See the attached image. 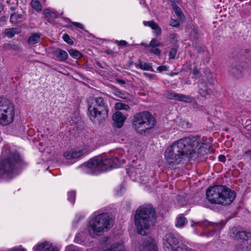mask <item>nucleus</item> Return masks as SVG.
<instances>
[{
	"label": "nucleus",
	"mask_w": 251,
	"mask_h": 251,
	"mask_svg": "<svg viewBox=\"0 0 251 251\" xmlns=\"http://www.w3.org/2000/svg\"><path fill=\"white\" fill-rule=\"evenodd\" d=\"M205 146L206 144L199 142L195 137L183 138L174 142L166 149L164 158L167 164L173 167L182 162L184 157L195 153L197 148L198 153H206L204 150Z\"/></svg>",
	"instance_id": "nucleus-1"
},
{
	"label": "nucleus",
	"mask_w": 251,
	"mask_h": 251,
	"mask_svg": "<svg viewBox=\"0 0 251 251\" xmlns=\"http://www.w3.org/2000/svg\"><path fill=\"white\" fill-rule=\"evenodd\" d=\"M22 160L18 152H10L7 149L3 150L0 160V181L11 178L17 174L16 168Z\"/></svg>",
	"instance_id": "nucleus-2"
},
{
	"label": "nucleus",
	"mask_w": 251,
	"mask_h": 251,
	"mask_svg": "<svg viewBox=\"0 0 251 251\" xmlns=\"http://www.w3.org/2000/svg\"><path fill=\"white\" fill-rule=\"evenodd\" d=\"M206 196L211 203L227 205L233 201L236 194L225 185H215L208 188Z\"/></svg>",
	"instance_id": "nucleus-3"
},
{
	"label": "nucleus",
	"mask_w": 251,
	"mask_h": 251,
	"mask_svg": "<svg viewBox=\"0 0 251 251\" xmlns=\"http://www.w3.org/2000/svg\"><path fill=\"white\" fill-rule=\"evenodd\" d=\"M118 162L117 157L108 158L105 154H102L92 158L79 168L86 173H97L108 171L112 167H118L120 166Z\"/></svg>",
	"instance_id": "nucleus-4"
},
{
	"label": "nucleus",
	"mask_w": 251,
	"mask_h": 251,
	"mask_svg": "<svg viewBox=\"0 0 251 251\" xmlns=\"http://www.w3.org/2000/svg\"><path fill=\"white\" fill-rule=\"evenodd\" d=\"M154 220V210L150 206H142L138 208L134 216V220L139 234L145 235L150 231Z\"/></svg>",
	"instance_id": "nucleus-5"
},
{
	"label": "nucleus",
	"mask_w": 251,
	"mask_h": 251,
	"mask_svg": "<svg viewBox=\"0 0 251 251\" xmlns=\"http://www.w3.org/2000/svg\"><path fill=\"white\" fill-rule=\"evenodd\" d=\"M112 225L113 221L107 214H94L90 217L87 230L90 236L94 238L102 235Z\"/></svg>",
	"instance_id": "nucleus-6"
},
{
	"label": "nucleus",
	"mask_w": 251,
	"mask_h": 251,
	"mask_svg": "<svg viewBox=\"0 0 251 251\" xmlns=\"http://www.w3.org/2000/svg\"><path fill=\"white\" fill-rule=\"evenodd\" d=\"M88 110L90 118L92 121L100 122L108 117V110L102 97L96 98Z\"/></svg>",
	"instance_id": "nucleus-7"
},
{
	"label": "nucleus",
	"mask_w": 251,
	"mask_h": 251,
	"mask_svg": "<svg viewBox=\"0 0 251 251\" xmlns=\"http://www.w3.org/2000/svg\"><path fill=\"white\" fill-rule=\"evenodd\" d=\"M155 124V119L148 112H140L134 117L133 126L136 131L142 134L152 128Z\"/></svg>",
	"instance_id": "nucleus-8"
},
{
	"label": "nucleus",
	"mask_w": 251,
	"mask_h": 251,
	"mask_svg": "<svg viewBox=\"0 0 251 251\" xmlns=\"http://www.w3.org/2000/svg\"><path fill=\"white\" fill-rule=\"evenodd\" d=\"M15 116L14 105L9 100L0 99V125L7 126L12 123Z\"/></svg>",
	"instance_id": "nucleus-9"
},
{
	"label": "nucleus",
	"mask_w": 251,
	"mask_h": 251,
	"mask_svg": "<svg viewBox=\"0 0 251 251\" xmlns=\"http://www.w3.org/2000/svg\"><path fill=\"white\" fill-rule=\"evenodd\" d=\"M163 248L166 251H175L177 247L181 246L178 239L172 233H167L163 239Z\"/></svg>",
	"instance_id": "nucleus-10"
},
{
	"label": "nucleus",
	"mask_w": 251,
	"mask_h": 251,
	"mask_svg": "<svg viewBox=\"0 0 251 251\" xmlns=\"http://www.w3.org/2000/svg\"><path fill=\"white\" fill-rule=\"evenodd\" d=\"M229 234L230 236L237 240L248 241L251 238V232L240 230L237 227L232 228L230 230Z\"/></svg>",
	"instance_id": "nucleus-11"
},
{
	"label": "nucleus",
	"mask_w": 251,
	"mask_h": 251,
	"mask_svg": "<svg viewBox=\"0 0 251 251\" xmlns=\"http://www.w3.org/2000/svg\"><path fill=\"white\" fill-rule=\"evenodd\" d=\"M33 251H59L57 247L49 241H44L36 244L33 247Z\"/></svg>",
	"instance_id": "nucleus-12"
},
{
	"label": "nucleus",
	"mask_w": 251,
	"mask_h": 251,
	"mask_svg": "<svg viewBox=\"0 0 251 251\" xmlns=\"http://www.w3.org/2000/svg\"><path fill=\"white\" fill-rule=\"evenodd\" d=\"M139 249L140 251H158V246L154 239L149 238L143 242Z\"/></svg>",
	"instance_id": "nucleus-13"
},
{
	"label": "nucleus",
	"mask_w": 251,
	"mask_h": 251,
	"mask_svg": "<svg viewBox=\"0 0 251 251\" xmlns=\"http://www.w3.org/2000/svg\"><path fill=\"white\" fill-rule=\"evenodd\" d=\"M163 45L160 42L155 39H152L149 44L145 45V47L148 51L154 54L159 55L161 50L157 48L158 47H162Z\"/></svg>",
	"instance_id": "nucleus-14"
},
{
	"label": "nucleus",
	"mask_w": 251,
	"mask_h": 251,
	"mask_svg": "<svg viewBox=\"0 0 251 251\" xmlns=\"http://www.w3.org/2000/svg\"><path fill=\"white\" fill-rule=\"evenodd\" d=\"M83 155L82 151L76 149H71L66 151L63 156L66 159H76L81 157Z\"/></svg>",
	"instance_id": "nucleus-15"
},
{
	"label": "nucleus",
	"mask_w": 251,
	"mask_h": 251,
	"mask_svg": "<svg viewBox=\"0 0 251 251\" xmlns=\"http://www.w3.org/2000/svg\"><path fill=\"white\" fill-rule=\"evenodd\" d=\"M74 240L75 243L85 246H88L91 242L90 238L83 232L76 234Z\"/></svg>",
	"instance_id": "nucleus-16"
},
{
	"label": "nucleus",
	"mask_w": 251,
	"mask_h": 251,
	"mask_svg": "<svg viewBox=\"0 0 251 251\" xmlns=\"http://www.w3.org/2000/svg\"><path fill=\"white\" fill-rule=\"evenodd\" d=\"M112 119L114 122V125L118 128H121L123 126L126 117L121 112L117 111L113 115Z\"/></svg>",
	"instance_id": "nucleus-17"
},
{
	"label": "nucleus",
	"mask_w": 251,
	"mask_h": 251,
	"mask_svg": "<svg viewBox=\"0 0 251 251\" xmlns=\"http://www.w3.org/2000/svg\"><path fill=\"white\" fill-rule=\"evenodd\" d=\"M167 97L170 99L179 100L186 102H191L193 100V99L189 96L175 93H170Z\"/></svg>",
	"instance_id": "nucleus-18"
},
{
	"label": "nucleus",
	"mask_w": 251,
	"mask_h": 251,
	"mask_svg": "<svg viewBox=\"0 0 251 251\" xmlns=\"http://www.w3.org/2000/svg\"><path fill=\"white\" fill-rule=\"evenodd\" d=\"M143 25L146 26L150 27L156 36H158L161 34V29L159 25L152 21H144Z\"/></svg>",
	"instance_id": "nucleus-19"
},
{
	"label": "nucleus",
	"mask_w": 251,
	"mask_h": 251,
	"mask_svg": "<svg viewBox=\"0 0 251 251\" xmlns=\"http://www.w3.org/2000/svg\"><path fill=\"white\" fill-rule=\"evenodd\" d=\"M53 54L56 59L60 61H64L68 58L67 52L60 49H57L53 51Z\"/></svg>",
	"instance_id": "nucleus-20"
},
{
	"label": "nucleus",
	"mask_w": 251,
	"mask_h": 251,
	"mask_svg": "<svg viewBox=\"0 0 251 251\" xmlns=\"http://www.w3.org/2000/svg\"><path fill=\"white\" fill-rule=\"evenodd\" d=\"M199 93L202 96L210 95L212 91L208 88L207 85L204 82H201L199 84Z\"/></svg>",
	"instance_id": "nucleus-21"
},
{
	"label": "nucleus",
	"mask_w": 251,
	"mask_h": 251,
	"mask_svg": "<svg viewBox=\"0 0 251 251\" xmlns=\"http://www.w3.org/2000/svg\"><path fill=\"white\" fill-rule=\"evenodd\" d=\"M103 251H125V248L121 242L114 243L110 247L107 248Z\"/></svg>",
	"instance_id": "nucleus-22"
},
{
	"label": "nucleus",
	"mask_w": 251,
	"mask_h": 251,
	"mask_svg": "<svg viewBox=\"0 0 251 251\" xmlns=\"http://www.w3.org/2000/svg\"><path fill=\"white\" fill-rule=\"evenodd\" d=\"M40 35L38 33L32 34L28 38V42L30 45H34L40 41Z\"/></svg>",
	"instance_id": "nucleus-23"
},
{
	"label": "nucleus",
	"mask_w": 251,
	"mask_h": 251,
	"mask_svg": "<svg viewBox=\"0 0 251 251\" xmlns=\"http://www.w3.org/2000/svg\"><path fill=\"white\" fill-rule=\"evenodd\" d=\"M68 52L72 57L75 59H79L82 57V54L80 52L75 49H71L69 50Z\"/></svg>",
	"instance_id": "nucleus-24"
},
{
	"label": "nucleus",
	"mask_w": 251,
	"mask_h": 251,
	"mask_svg": "<svg viewBox=\"0 0 251 251\" xmlns=\"http://www.w3.org/2000/svg\"><path fill=\"white\" fill-rule=\"evenodd\" d=\"M186 223L187 220L186 218L182 215H180L176 218V226L177 227H181L184 226Z\"/></svg>",
	"instance_id": "nucleus-25"
},
{
	"label": "nucleus",
	"mask_w": 251,
	"mask_h": 251,
	"mask_svg": "<svg viewBox=\"0 0 251 251\" xmlns=\"http://www.w3.org/2000/svg\"><path fill=\"white\" fill-rule=\"evenodd\" d=\"M138 66L139 67L143 70L153 71L151 65L150 63L139 61Z\"/></svg>",
	"instance_id": "nucleus-26"
},
{
	"label": "nucleus",
	"mask_w": 251,
	"mask_h": 251,
	"mask_svg": "<svg viewBox=\"0 0 251 251\" xmlns=\"http://www.w3.org/2000/svg\"><path fill=\"white\" fill-rule=\"evenodd\" d=\"M115 108L117 110H128L129 109V106L124 103L118 102H117L115 105Z\"/></svg>",
	"instance_id": "nucleus-27"
},
{
	"label": "nucleus",
	"mask_w": 251,
	"mask_h": 251,
	"mask_svg": "<svg viewBox=\"0 0 251 251\" xmlns=\"http://www.w3.org/2000/svg\"><path fill=\"white\" fill-rule=\"evenodd\" d=\"M173 7L176 16L180 20H182L184 18V15L182 13L181 10L176 4H173Z\"/></svg>",
	"instance_id": "nucleus-28"
},
{
	"label": "nucleus",
	"mask_w": 251,
	"mask_h": 251,
	"mask_svg": "<svg viewBox=\"0 0 251 251\" xmlns=\"http://www.w3.org/2000/svg\"><path fill=\"white\" fill-rule=\"evenodd\" d=\"M31 5L32 8L37 11H40L42 9V5L38 0H32Z\"/></svg>",
	"instance_id": "nucleus-29"
},
{
	"label": "nucleus",
	"mask_w": 251,
	"mask_h": 251,
	"mask_svg": "<svg viewBox=\"0 0 251 251\" xmlns=\"http://www.w3.org/2000/svg\"><path fill=\"white\" fill-rule=\"evenodd\" d=\"M15 29L14 28H8L5 30L4 33L9 38L13 37L15 33Z\"/></svg>",
	"instance_id": "nucleus-30"
},
{
	"label": "nucleus",
	"mask_w": 251,
	"mask_h": 251,
	"mask_svg": "<svg viewBox=\"0 0 251 251\" xmlns=\"http://www.w3.org/2000/svg\"><path fill=\"white\" fill-rule=\"evenodd\" d=\"M43 13L46 16H50L51 17H55L56 14L55 12L53 11L50 9H46L43 11Z\"/></svg>",
	"instance_id": "nucleus-31"
},
{
	"label": "nucleus",
	"mask_w": 251,
	"mask_h": 251,
	"mask_svg": "<svg viewBox=\"0 0 251 251\" xmlns=\"http://www.w3.org/2000/svg\"><path fill=\"white\" fill-rule=\"evenodd\" d=\"M237 251H251V249L247 246L244 243L241 246L237 247L236 249Z\"/></svg>",
	"instance_id": "nucleus-32"
},
{
	"label": "nucleus",
	"mask_w": 251,
	"mask_h": 251,
	"mask_svg": "<svg viewBox=\"0 0 251 251\" xmlns=\"http://www.w3.org/2000/svg\"><path fill=\"white\" fill-rule=\"evenodd\" d=\"M230 72L236 77H240L241 75V71L236 68H232L230 70Z\"/></svg>",
	"instance_id": "nucleus-33"
},
{
	"label": "nucleus",
	"mask_w": 251,
	"mask_h": 251,
	"mask_svg": "<svg viewBox=\"0 0 251 251\" xmlns=\"http://www.w3.org/2000/svg\"><path fill=\"white\" fill-rule=\"evenodd\" d=\"M63 40L68 44L72 45L73 44V41L70 38L69 36L67 34H64L62 37Z\"/></svg>",
	"instance_id": "nucleus-34"
},
{
	"label": "nucleus",
	"mask_w": 251,
	"mask_h": 251,
	"mask_svg": "<svg viewBox=\"0 0 251 251\" xmlns=\"http://www.w3.org/2000/svg\"><path fill=\"white\" fill-rule=\"evenodd\" d=\"M68 199L72 202H74L75 200V194L74 191L69 192L68 194Z\"/></svg>",
	"instance_id": "nucleus-35"
},
{
	"label": "nucleus",
	"mask_w": 251,
	"mask_h": 251,
	"mask_svg": "<svg viewBox=\"0 0 251 251\" xmlns=\"http://www.w3.org/2000/svg\"><path fill=\"white\" fill-rule=\"evenodd\" d=\"M177 50L175 48L172 49L170 52H169V58L170 59H174Z\"/></svg>",
	"instance_id": "nucleus-36"
},
{
	"label": "nucleus",
	"mask_w": 251,
	"mask_h": 251,
	"mask_svg": "<svg viewBox=\"0 0 251 251\" xmlns=\"http://www.w3.org/2000/svg\"><path fill=\"white\" fill-rule=\"evenodd\" d=\"M169 25L173 27H177L179 26V23L178 21L176 20L171 19Z\"/></svg>",
	"instance_id": "nucleus-37"
},
{
	"label": "nucleus",
	"mask_w": 251,
	"mask_h": 251,
	"mask_svg": "<svg viewBox=\"0 0 251 251\" xmlns=\"http://www.w3.org/2000/svg\"><path fill=\"white\" fill-rule=\"evenodd\" d=\"M9 251H26V250L21 247H19L17 248H12L9 250Z\"/></svg>",
	"instance_id": "nucleus-38"
},
{
	"label": "nucleus",
	"mask_w": 251,
	"mask_h": 251,
	"mask_svg": "<svg viewBox=\"0 0 251 251\" xmlns=\"http://www.w3.org/2000/svg\"><path fill=\"white\" fill-rule=\"evenodd\" d=\"M116 43L118 45L121 46H125L126 45V42L125 40L116 41Z\"/></svg>",
	"instance_id": "nucleus-39"
},
{
	"label": "nucleus",
	"mask_w": 251,
	"mask_h": 251,
	"mask_svg": "<svg viewBox=\"0 0 251 251\" xmlns=\"http://www.w3.org/2000/svg\"><path fill=\"white\" fill-rule=\"evenodd\" d=\"M167 70V68L165 66H159L157 68V70L159 72H162L164 71H166Z\"/></svg>",
	"instance_id": "nucleus-40"
},
{
	"label": "nucleus",
	"mask_w": 251,
	"mask_h": 251,
	"mask_svg": "<svg viewBox=\"0 0 251 251\" xmlns=\"http://www.w3.org/2000/svg\"><path fill=\"white\" fill-rule=\"evenodd\" d=\"M18 16L16 14H12L10 17V21L12 23H15Z\"/></svg>",
	"instance_id": "nucleus-41"
},
{
	"label": "nucleus",
	"mask_w": 251,
	"mask_h": 251,
	"mask_svg": "<svg viewBox=\"0 0 251 251\" xmlns=\"http://www.w3.org/2000/svg\"><path fill=\"white\" fill-rule=\"evenodd\" d=\"M143 75L147 77L150 79H154L155 78V76L153 75L148 74L147 73H144L143 74Z\"/></svg>",
	"instance_id": "nucleus-42"
},
{
	"label": "nucleus",
	"mask_w": 251,
	"mask_h": 251,
	"mask_svg": "<svg viewBox=\"0 0 251 251\" xmlns=\"http://www.w3.org/2000/svg\"><path fill=\"white\" fill-rule=\"evenodd\" d=\"M73 24L78 28H80L81 29L83 28V25L79 23L74 22V23H73Z\"/></svg>",
	"instance_id": "nucleus-43"
},
{
	"label": "nucleus",
	"mask_w": 251,
	"mask_h": 251,
	"mask_svg": "<svg viewBox=\"0 0 251 251\" xmlns=\"http://www.w3.org/2000/svg\"><path fill=\"white\" fill-rule=\"evenodd\" d=\"M116 81L119 83L120 84H121V85H124L125 84L126 82L123 79H116Z\"/></svg>",
	"instance_id": "nucleus-44"
},
{
	"label": "nucleus",
	"mask_w": 251,
	"mask_h": 251,
	"mask_svg": "<svg viewBox=\"0 0 251 251\" xmlns=\"http://www.w3.org/2000/svg\"><path fill=\"white\" fill-rule=\"evenodd\" d=\"M219 159L221 162H225L226 160V157L223 155H221L219 156Z\"/></svg>",
	"instance_id": "nucleus-45"
},
{
	"label": "nucleus",
	"mask_w": 251,
	"mask_h": 251,
	"mask_svg": "<svg viewBox=\"0 0 251 251\" xmlns=\"http://www.w3.org/2000/svg\"><path fill=\"white\" fill-rule=\"evenodd\" d=\"M119 97L122 99H126L128 97L127 94H121V95L119 96Z\"/></svg>",
	"instance_id": "nucleus-46"
},
{
	"label": "nucleus",
	"mask_w": 251,
	"mask_h": 251,
	"mask_svg": "<svg viewBox=\"0 0 251 251\" xmlns=\"http://www.w3.org/2000/svg\"><path fill=\"white\" fill-rule=\"evenodd\" d=\"M172 3L175 2H178L179 0H169Z\"/></svg>",
	"instance_id": "nucleus-47"
},
{
	"label": "nucleus",
	"mask_w": 251,
	"mask_h": 251,
	"mask_svg": "<svg viewBox=\"0 0 251 251\" xmlns=\"http://www.w3.org/2000/svg\"><path fill=\"white\" fill-rule=\"evenodd\" d=\"M2 139L0 137V142L1 141Z\"/></svg>",
	"instance_id": "nucleus-48"
},
{
	"label": "nucleus",
	"mask_w": 251,
	"mask_h": 251,
	"mask_svg": "<svg viewBox=\"0 0 251 251\" xmlns=\"http://www.w3.org/2000/svg\"><path fill=\"white\" fill-rule=\"evenodd\" d=\"M194 226V225H193V224H192V225H191V226Z\"/></svg>",
	"instance_id": "nucleus-49"
}]
</instances>
